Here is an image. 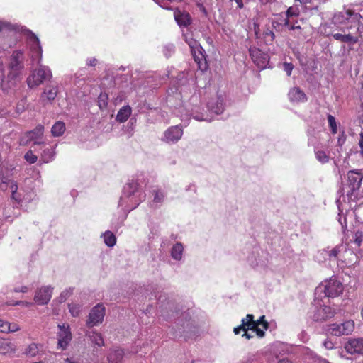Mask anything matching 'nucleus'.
<instances>
[{"mask_svg":"<svg viewBox=\"0 0 363 363\" xmlns=\"http://www.w3.org/2000/svg\"><path fill=\"white\" fill-rule=\"evenodd\" d=\"M26 55L23 50H14L9 58L7 74L2 62H0L1 86L7 91L19 81L25 68Z\"/></svg>","mask_w":363,"mask_h":363,"instance_id":"f257e3e1","label":"nucleus"},{"mask_svg":"<svg viewBox=\"0 0 363 363\" xmlns=\"http://www.w3.org/2000/svg\"><path fill=\"white\" fill-rule=\"evenodd\" d=\"M227 98L223 95H218L216 99L209 101L207 104V111L199 105H195L190 109H187L188 114L198 121L211 122L213 115L224 114L228 107Z\"/></svg>","mask_w":363,"mask_h":363,"instance_id":"f03ea898","label":"nucleus"},{"mask_svg":"<svg viewBox=\"0 0 363 363\" xmlns=\"http://www.w3.org/2000/svg\"><path fill=\"white\" fill-rule=\"evenodd\" d=\"M145 199V194L142 185L133 179L123 186L118 206L124 212L129 213L136 208Z\"/></svg>","mask_w":363,"mask_h":363,"instance_id":"7ed1b4c3","label":"nucleus"},{"mask_svg":"<svg viewBox=\"0 0 363 363\" xmlns=\"http://www.w3.org/2000/svg\"><path fill=\"white\" fill-rule=\"evenodd\" d=\"M26 35V47L29 50L30 62L33 65H39L43 60V48L37 35L30 30L21 28Z\"/></svg>","mask_w":363,"mask_h":363,"instance_id":"20e7f679","label":"nucleus"},{"mask_svg":"<svg viewBox=\"0 0 363 363\" xmlns=\"http://www.w3.org/2000/svg\"><path fill=\"white\" fill-rule=\"evenodd\" d=\"M361 18L359 13L352 9H347L338 12L333 16V23L340 30L345 32L353 28V22H357Z\"/></svg>","mask_w":363,"mask_h":363,"instance_id":"39448f33","label":"nucleus"},{"mask_svg":"<svg viewBox=\"0 0 363 363\" xmlns=\"http://www.w3.org/2000/svg\"><path fill=\"white\" fill-rule=\"evenodd\" d=\"M37 68L33 69L26 79V83L30 89H34L43 84L46 81H50L52 77L50 68L48 66L43 65L41 62L36 65Z\"/></svg>","mask_w":363,"mask_h":363,"instance_id":"423d86ee","label":"nucleus"},{"mask_svg":"<svg viewBox=\"0 0 363 363\" xmlns=\"http://www.w3.org/2000/svg\"><path fill=\"white\" fill-rule=\"evenodd\" d=\"M343 291L342 284L336 278H330L316 287L315 290V300L324 294V298H334L340 296Z\"/></svg>","mask_w":363,"mask_h":363,"instance_id":"0eeeda50","label":"nucleus"},{"mask_svg":"<svg viewBox=\"0 0 363 363\" xmlns=\"http://www.w3.org/2000/svg\"><path fill=\"white\" fill-rule=\"evenodd\" d=\"M13 169L7 168L5 170L0 171V189L3 191H6L9 189L11 193V199L16 202H19L21 200V194L18 192L17 182L12 179V170Z\"/></svg>","mask_w":363,"mask_h":363,"instance_id":"6e6552de","label":"nucleus"},{"mask_svg":"<svg viewBox=\"0 0 363 363\" xmlns=\"http://www.w3.org/2000/svg\"><path fill=\"white\" fill-rule=\"evenodd\" d=\"M247 262L257 270H264L268 266L269 255L267 252L260 250L259 247H255L247 256Z\"/></svg>","mask_w":363,"mask_h":363,"instance_id":"1a4fd4ad","label":"nucleus"},{"mask_svg":"<svg viewBox=\"0 0 363 363\" xmlns=\"http://www.w3.org/2000/svg\"><path fill=\"white\" fill-rule=\"evenodd\" d=\"M363 174L360 170H351L347 173V184H345L341 189L342 194H346L349 199L353 194L358 191L360 188Z\"/></svg>","mask_w":363,"mask_h":363,"instance_id":"9d476101","label":"nucleus"},{"mask_svg":"<svg viewBox=\"0 0 363 363\" xmlns=\"http://www.w3.org/2000/svg\"><path fill=\"white\" fill-rule=\"evenodd\" d=\"M58 332L57 333V349L65 350L72 340V334L69 324L62 323L57 325Z\"/></svg>","mask_w":363,"mask_h":363,"instance_id":"9b49d317","label":"nucleus"},{"mask_svg":"<svg viewBox=\"0 0 363 363\" xmlns=\"http://www.w3.org/2000/svg\"><path fill=\"white\" fill-rule=\"evenodd\" d=\"M354 329V323L352 320H347L342 323H333L328 325V333L335 336L347 335Z\"/></svg>","mask_w":363,"mask_h":363,"instance_id":"f8f14e48","label":"nucleus"},{"mask_svg":"<svg viewBox=\"0 0 363 363\" xmlns=\"http://www.w3.org/2000/svg\"><path fill=\"white\" fill-rule=\"evenodd\" d=\"M106 313V308L102 303H98L92 308L89 313L86 325L89 328L102 323Z\"/></svg>","mask_w":363,"mask_h":363,"instance_id":"ddd939ff","label":"nucleus"},{"mask_svg":"<svg viewBox=\"0 0 363 363\" xmlns=\"http://www.w3.org/2000/svg\"><path fill=\"white\" fill-rule=\"evenodd\" d=\"M44 133V125L38 124L33 130L27 131L21 138L20 144L26 145L28 142L33 141L35 145H41L44 142L42 137Z\"/></svg>","mask_w":363,"mask_h":363,"instance_id":"4468645a","label":"nucleus"},{"mask_svg":"<svg viewBox=\"0 0 363 363\" xmlns=\"http://www.w3.org/2000/svg\"><path fill=\"white\" fill-rule=\"evenodd\" d=\"M183 135V129L180 125L168 128L162 134L161 140L167 144H175Z\"/></svg>","mask_w":363,"mask_h":363,"instance_id":"2eb2a0df","label":"nucleus"},{"mask_svg":"<svg viewBox=\"0 0 363 363\" xmlns=\"http://www.w3.org/2000/svg\"><path fill=\"white\" fill-rule=\"evenodd\" d=\"M130 77L128 74H117L116 77L109 79L104 78L102 81V85L106 86V82L113 83L112 86L117 89L120 92H124L125 89L129 87Z\"/></svg>","mask_w":363,"mask_h":363,"instance_id":"dca6fc26","label":"nucleus"},{"mask_svg":"<svg viewBox=\"0 0 363 363\" xmlns=\"http://www.w3.org/2000/svg\"><path fill=\"white\" fill-rule=\"evenodd\" d=\"M9 24L11 26L0 32V51H4L11 48L13 44L9 43L7 38L11 35L13 33L20 31V26L17 24H13L10 22H9Z\"/></svg>","mask_w":363,"mask_h":363,"instance_id":"f3484780","label":"nucleus"},{"mask_svg":"<svg viewBox=\"0 0 363 363\" xmlns=\"http://www.w3.org/2000/svg\"><path fill=\"white\" fill-rule=\"evenodd\" d=\"M191 50L199 69L202 72L207 70L208 65L205 50L200 45H198L195 48Z\"/></svg>","mask_w":363,"mask_h":363,"instance_id":"a211bd4d","label":"nucleus"},{"mask_svg":"<svg viewBox=\"0 0 363 363\" xmlns=\"http://www.w3.org/2000/svg\"><path fill=\"white\" fill-rule=\"evenodd\" d=\"M53 288L50 286H43L38 289L35 295L34 300L38 305L47 304L52 294Z\"/></svg>","mask_w":363,"mask_h":363,"instance_id":"6ab92c4d","label":"nucleus"},{"mask_svg":"<svg viewBox=\"0 0 363 363\" xmlns=\"http://www.w3.org/2000/svg\"><path fill=\"white\" fill-rule=\"evenodd\" d=\"M335 310L328 306H320L314 312L313 318L315 321H323L333 317Z\"/></svg>","mask_w":363,"mask_h":363,"instance_id":"aec40b11","label":"nucleus"},{"mask_svg":"<svg viewBox=\"0 0 363 363\" xmlns=\"http://www.w3.org/2000/svg\"><path fill=\"white\" fill-rule=\"evenodd\" d=\"M348 353L363 354V337L350 340L345 346Z\"/></svg>","mask_w":363,"mask_h":363,"instance_id":"412c9836","label":"nucleus"},{"mask_svg":"<svg viewBox=\"0 0 363 363\" xmlns=\"http://www.w3.org/2000/svg\"><path fill=\"white\" fill-rule=\"evenodd\" d=\"M174 19L180 28L184 27L186 28L189 26L191 22L192 19L190 14L187 12H182L181 11L177 9L174 12Z\"/></svg>","mask_w":363,"mask_h":363,"instance_id":"4be33fe9","label":"nucleus"},{"mask_svg":"<svg viewBox=\"0 0 363 363\" xmlns=\"http://www.w3.org/2000/svg\"><path fill=\"white\" fill-rule=\"evenodd\" d=\"M343 33H337L332 35L335 40L341 43H347L350 45H354L359 42V37H357V35H353L351 33L346 34L345 32Z\"/></svg>","mask_w":363,"mask_h":363,"instance_id":"5701e85b","label":"nucleus"},{"mask_svg":"<svg viewBox=\"0 0 363 363\" xmlns=\"http://www.w3.org/2000/svg\"><path fill=\"white\" fill-rule=\"evenodd\" d=\"M289 100L294 103H303L307 101L306 94L299 88H292L288 94Z\"/></svg>","mask_w":363,"mask_h":363,"instance_id":"b1692460","label":"nucleus"},{"mask_svg":"<svg viewBox=\"0 0 363 363\" xmlns=\"http://www.w3.org/2000/svg\"><path fill=\"white\" fill-rule=\"evenodd\" d=\"M343 250V245H337L331 250H323L320 251V255L324 258L328 259L330 262H336L338 258V255Z\"/></svg>","mask_w":363,"mask_h":363,"instance_id":"393cba45","label":"nucleus"},{"mask_svg":"<svg viewBox=\"0 0 363 363\" xmlns=\"http://www.w3.org/2000/svg\"><path fill=\"white\" fill-rule=\"evenodd\" d=\"M58 93V87L57 85H49L41 94L40 98L45 101L52 102L55 100Z\"/></svg>","mask_w":363,"mask_h":363,"instance_id":"a878e982","label":"nucleus"},{"mask_svg":"<svg viewBox=\"0 0 363 363\" xmlns=\"http://www.w3.org/2000/svg\"><path fill=\"white\" fill-rule=\"evenodd\" d=\"M132 113V108L129 105L123 106L121 107L116 115V120L119 123L125 122L129 117L130 116Z\"/></svg>","mask_w":363,"mask_h":363,"instance_id":"bb28decb","label":"nucleus"},{"mask_svg":"<svg viewBox=\"0 0 363 363\" xmlns=\"http://www.w3.org/2000/svg\"><path fill=\"white\" fill-rule=\"evenodd\" d=\"M184 246L181 242L175 243L171 248L170 254L173 259L176 261L182 260L183 257Z\"/></svg>","mask_w":363,"mask_h":363,"instance_id":"cd10ccee","label":"nucleus"},{"mask_svg":"<svg viewBox=\"0 0 363 363\" xmlns=\"http://www.w3.org/2000/svg\"><path fill=\"white\" fill-rule=\"evenodd\" d=\"M124 352L122 349L111 350L108 356L109 363H121Z\"/></svg>","mask_w":363,"mask_h":363,"instance_id":"c85d7f7f","label":"nucleus"},{"mask_svg":"<svg viewBox=\"0 0 363 363\" xmlns=\"http://www.w3.org/2000/svg\"><path fill=\"white\" fill-rule=\"evenodd\" d=\"M86 335L95 345L98 347H101L104 345V339L101 335L99 333H96L95 330H92L87 332Z\"/></svg>","mask_w":363,"mask_h":363,"instance_id":"c756f323","label":"nucleus"},{"mask_svg":"<svg viewBox=\"0 0 363 363\" xmlns=\"http://www.w3.org/2000/svg\"><path fill=\"white\" fill-rule=\"evenodd\" d=\"M281 22L283 27H286L289 30H301V27L298 23V21H294L292 18L281 15Z\"/></svg>","mask_w":363,"mask_h":363,"instance_id":"7c9ffc66","label":"nucleus"},{"mask_svg":"<svg viewBox=\"0 0 363 363\" xmlns=\"http://www.w3.org/2000/svg\"><path fill=\"white\" fill-rule=\"evenodd\" d=\"M66 130L64 122L58 121L54 123L51 128V134L53 137L62 136Z\"/></svg>","mask_w":363,"mask_h":363,"instance_id":"2f4dec72","label":"nucleus"},{"mask_svg":"<svg viewBox=\"0 0 363 363\" xmlns=\"http://www.w3.org/2000/svg\"><path fill=\"white\" fill-rule=\"evenodd\" d=\"M43 345L41 344L31 343L25 350L24 354L29 357H35L38 354L40 350H42Z\"/></svg>","mask_w":363,"mask_h":363,"instance_id":"473e14b6","label":"nucleus"},{"mask_svg":"<svg viewBox=\"0 0 363 363\" xmlns=\"http://www.w3.org/2000/svg\"><path fill=\"white\" fill-rule=\"evenodd\" d=\"M136 108L138 109V112L141 113H145L149 110H155L157 111H158L157 108L153 107L152 105L147 102L146 100L139 101Z\"/></svg>","mask_w":363,"mask_h":363,"instance_id":"72a5a7b5","label":"nucleus"},{"mask_svg":"<svg viewBox=\"0 0 363 363\" xmlns=\"http://www.w3.org/2000/svg\"><path fill=\"white\" fill-rule=\"evenodd\" d=\"M102 237L104 238V243L108 247H113L116 243V238L113 233H112L110 230L106 231L103 235Z\"/></svg>","mask_w":363,"mask_h":363,"instance_id":"f704fd0d","label":"nucleus"},{"mask_svg":"<svg viewBox=\"0 0 363 363\" xmlns=\"http://www.w3.org/2000/svg\"><path fill=\"white\" fill-rule=\"evenodd\" d=\"M153 202L156 204H160L163 202L165 195L164 193L158 189H154L152 190Z\"/></svg>","mask_w":363,"mask_h":363,"instance_id":"c9c22d12","label":"nucleus"},{"mask_svg":"<svg viewBox=\"0 0 363 363\" xmlns=\"http://www.w3.org/2000/svg\"><path fill=\"white\" fill-rule=\"evenodd\" d=\"M108 102V94L101 92L98 97V106L101 110L106 108Z\"/></svg>","mask_w":363,"mask_h":363,"instance_id":"e433bc0d","label":"nucleus"},{"mask_svg":"<svg viewBox=\"0 0 363 363\" xmlns=\"http://www.w3.org/2000/svg\"><path fill=\"white\" fill-rule=\"evenodd\" d=\"M163 298H164V300L167 299L166 295H162V294L160 295V296L157 298V301H158L157 304L159 305L158 307L160 309V311H161L162 315L165 316L166 315H165V312L164 311L167 308V306H168V308H171V306L173 304L172 303H170L169 301H167L166 305L164 304Z\"/></svg>","mask_w":363,"mask_h":363,"instance_id":"4c0bfd02","label":"nucleus"},{"mask_svg":"<svg viewBox=\"0 0 363 363\" xmlns=\"http://www.w3.org/2000/svg\"><path fill=\"white\" fill-rule=\"evenodd\" d=\"M327 119L330 130L333 135L337 133V123L336 122L335 118L331 114L327 115Z\"/></svg>","mask_w":363,"mask_h":363,"instance_id":"58836bf2","label":"nucleus"},{"mask_svg":"<svg viewBox=\"0 0 363 363\" xmlns=\"http://www.w3.org/2000/svg\"><path fill=\"white\" fill-rule=\"evenodd\" d=\"M55 151L53 149H45L42 154V160L43 162L48 163L51 162L55 157Z\"/></svg>","mask_w":363,"mask_h":363,"instance_id":"ea45409f","label":"nucleus"},{"mask_svg":"<svg viewBox=\"0 0 363 363\" xmlns=\"http://www.w3.org/2000/svg\"><path fill=\"white\" fill-rule=\"evenodd\" d=\"M175 52V46L172 43H168L163 46L162 52L166 58L171 57Z\"/></svg>","mask_w":363,"mask_h":363,"instance_id":"a19ab883","label":"nucleus"},{"mask_svg":"<svg viewBox=\"0 0 363 363\" xmlns=\"http://www.w3.org/2000/svg\"><path fill=\"white\" fill-rule=\"evenodd\" d=\"M36 193L33 190H30L26 192L24 195L21 194V200L18 202V203L22 201H26L28 203L32 202L36 199Z\"/></svg>","mask_w":363,"mask_h":363,"instance_id":"79ce46f5","label":"nucleus"},{"mask_svg":"<svg viewBox=\"0 0 363 363\" xmlns=\"http://www.w3.org/2000/svg\"><path fill=\"white\" fill-rule=\"evenodd\" d=\"M272 26L277 31H281L283 28L281 22V14L276 15V18L272 20Z\"/></svg>","mask_w":363,"mask_h":363,"instance_id":"37998d69","label":"nucleus"},{"mask_svg":"<svg viewBox=\"0 0 363 363\" xmlns=\"http://www.w3.org/2000/svg\"><path fill=\"white\" fill-rule=\"evenodd\" d=\"M263 35L267 44H272L275 38V35L274 32L272 30H270L269 28H267L264 30Z\"/></svg>","mask_w":363,"mask_h":363,"instance_id":"c03bdc74","label":"nucleus"},{"mask_svg":"<svg viewBox=\"0 0 363 363\" xmlns=\"http://www.w3.org/2000/svg\"><path fill=\"white\" fill-rule=\"evenodd\" d=\"M316 159L321 163L324 164L329 161L328 155L323 150L315 151Z\"/></svg>","mask_w":363,"mask_h":363,"instance_id":"a18cd8bd","label":"nucleus"},{"mask_svg":"<svg viewBox=\"0 0 363 363\" xmlns=\"http://www.w3.org/2000/svg\"><path fill=\"white\" fill-rule=\"evenodd\" d=\"M73 287H69L62 291L59 296V301L60 303L65 302L73 294Z\"/></svg>","mask_w":363,"mask_h":363,"instance_id":"49530a36","label":"nucleus"},{"mask_svg":"<svg viewBox=\"0 0 363 363\" xmlns=\"http://www.w3.org/2000/svg\"><path fill=\"white\" fill-rule=\"evenodd\" d=\"M183 38L185 40V42L189 45L191 50L195 48L198 45V42L193 39L191 35L188 33H184L183 34Z\"/></svg>","mask_w":363,"mask_h":363,"instance_id":"de8ad7c7","label":"nucleus"},{"mask_svg":"<svg viewBox=\"0 0 363 363\" xmlns=\"http://www.w3.org/2000/svg\"><path fill=\"white\" fill-rule=\"evenodd\" d=\"M69 313L73 317H77L81 311V306L79 304L70 303L68 305Z\"/></svg>","mask_w":363,"mask_h":363,"instance_id":"09e8293b","label":"nucleus"},{"mask_svg":"<svg viewBox=\"0 0 363 363\" xmlns=\"http://www.w3.org/2000/svg\"><path fill=\"white\" fill-rule=\"evenodd\" d=\"M308 355L311 358L313 363H330L327 359L322 358L313 352H310Z\"/></svg>","mask_w":363,"mask_h":363,"instance_id":"8fccbe9b","label":"nucleus"},{"mask_svg":"<svg viewBox=\"0 0 363 363\" xmlns=\"http://www.w3.org/2000/svg\"><path fill=\"white\" fill-rule=\"evenodd\" d=\"M353 240L357 247H360L363 242V233L360 230H357L353 235Z\"/></svg>","mask_w":363,"mask_h":363,"instance_id":"3c124183","label":"nucleus"},{"mask_svg":"<svg viewBox=\"0 0 363 363\" xmlns=\"http://www.w3.org/2000/svg\"><path fill=\"white\" fill-rule=\"evenodd\" d=\"M256 325V327H259L261 325L262 328H264V330H267L269 328V323L265 320V316L262 315L259 317V318L257 320H254L252 323V325Z\"/></svg>","mask_w":363,"mask_h":363,"instance_id":"603ef678","label":"nucleus"},{"mask_svg":"<svg viewBox=\"0 0 363 363\" xmlns=\"http://www.w3.org/2000/svg\"><path fill=\"white\" fill-rule=\"evenodd\" d=\"M357 26V32L358 33L359 38H363V18L361 16V18L359 21L357 22H353V27Z\"/></svg>","mask_w":363,"mask_h":363,"instance_id":"864d4df0","label":"nucleus"},{"mask_svg":"<svg viewBox=\"0 0 363 363\" xmlns=\"http://www.w3.org/2000/svg\"><path fill=\"white\" fill-rule=\"evenodd\" d=\"M184 332V326L183 325H181L180 328H178V330H176L174 328H171V338H177L182 336V333Z\"/></svg>","mask_w":363,"mask_h":363,"instance_id":"5fc2aeb1","label":"nucleus"},{"mask_svg":"<svg viewBox=\"0 0 363 363\" xmlns=\"http://www.w3.org/2000/svg\"><path fill=\"white\" fill-rule=\"evenodd\" d=\"M24 159L28 162L29 164H34L36 162L38 157L35 155L33 153L31 150L28 151L25 155Z\"/></svg>","mask_w":363,"mask_h":363,"instance_id":"6e6d98bb","label":"nucleus"},{"mask_svg":"<svg viewBox=\"0 0 363 363\" xmlns=\"http://www.w3.org/2000/svg\"><path fill=\"white\" fill-rule=\"evenodd\" d=\"M286 16L291 18L293 19L294 17H298L299 16L298 9L291 6L289 7L286 12Z\"/></svg>","mask_w":363,"mask_h":363,"instance_id":"4d7b16f0","label":"nucleus"},{"mask_svg":"<svg viewBox=\"0 0 363 363\" xmlns=\"http://www.w3.org/2000/svg\"><path fill=\"white\" fill-rule=\"evenodd\" d=\"M250 330L252 332H255L256 335L259 337H263L265 335V330L264 328H259V327H256V325H252V327L249 328Z\"/></svg>","mask_w":363,"mask_h":363,"instance_id":"13d9d810","label":"nucleus"},{"mask_svg":"<svg viewBox=\"0 0 363 363\" xmlns=\"http://www.w3.org/2000/svg\"><path fill=\"white\" fill-rule=\"evenodd\" d=\"M242 320H244L245 323V328L246 329L250 330L249 328L252 327V323L254 321V315L252 314H247L245 318H242Z\"/></svg>","mask_w":363,"mask_h":363,"instance_id":"bf43d9fd","label":"nucleus"},{"mask_svg":"<svg viewBox=\"0 0 363 363\" xmlns=\"http://www.w3.org/2000/svg\"><path fill=\"white\" fill-rule=\"evenodd\" d=\"M293 69L294 65L291 63L284 62L283 64V69L286 72L287 76H290L291 74Z\"/></svg>","mask_w":363,"mask_h":363,"instance_id":"052dcab7","label":"nucleus"},{"mask_svg":"<svg viewBox=\"0 0 363 363\" xmlns=\"http://www.w3.org/2000/svg\"><path fill=\"white\" fill-rule=\"evenodd\" d=\"M9 330V322L0 319V333H7Z\"/></svg>","mask_w":363,"mask_h":363,"instance_id":"680f3d73","label":"nucleus"},{"mask_svg":"<svg viewBox=\"0 0 363 363\" xmlns=\"http://www.w3.org/2000/svg\"><path fill=\"white\" fill-rule=\"evenodd\" d=\"M241 322H242V323L240 325H238V326L234 328V329H233V332L235 335H238L240 333V332L247 330L246 328H245V323H244V320H242Z\"/></svg>","mask_w":363,"mask_h":363,"instance_id":"e2e57ef3","label":"nucleus"},{"mask_svg":"<svg viewBox=\"0 0 363 363\" xmlns=\"http://www.w3.org/2000/svg\"><path fill=\"white\" fill-rule=\"evenodd\" d=\"M250 55L253 60H255V58L258 56L261 53L260 50L257 49L255 48H250L249 50Z\"/></svg>","mask_w":363,"mask_h":363,"instance_id":"0e129e2a","label":"nucleus"},{"mask_svg":"<svg viewBox=\"0 0 363 363\" xmlns=\"http://www.w3.org/2000/svg\"><path fill=\"white\" fill-rule=\"evenodd\" d=\"M358 145L360 148L359 154L363 157V132L359 133V139L358 142Z\"/></svg>","mask_w":363,"mask_h":363,"instance_id":"69168bd1","label":"nucleus"},{"mask_svg":"<svg viewBox=\"0 0 363 363\" xmlns=\"http://www.w3.org/2000/svg\"><path fill=\"white\" fill-rule=\"evenodd\" d=\"M323 346L327 350H332L334 347V344L331 340L326 339L323 342Z\"/></svg>","mask_w":363,"mask_h":363,"instance_id":"338daca9","label":"nucleus"},{"mask_svg":"<svg viewBox=\"0 0 363 363\" xmlns=\"http://www.w3.org/2000/svg\"><path fill=\"white\" fill-rule=\"evenodd\" d=\"M66 362L68 363H83V360L81 358L69 357L65 359Z\"/></svg>","mask_w":363,"mask_h":363,"instance_id":"774afa93","label":"nucleus"}]
</instances>
